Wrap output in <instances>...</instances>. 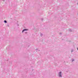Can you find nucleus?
Returning <instances> with one entry per match:
<instances>
[{"label":"nucleus","mask_w":78,"mask_h":78,"mask_svg":"<svg viewBox=\"0 0 78 78\" xmlns=\"http://www.w3.org/2000/svg\"><path fill=\"white\" fill-rule=\"evenodd\" d=\"M41 19L42 20H43V19Z\"/></svg>","instance_id":"obj_8"},{"label":"nucleus","mask_w":78,"mask_h":78,"mask_svg":"<svg viewBox=\"0 0 78 78\" xmlns=\"http://www.w3.org/2000/svg\"><path fill=\"white\" fill-rule=\"evenodd\" d=\"M58 75L59 77H62V72H59L58 74Z\"/></svg>","instance_id":"obj_1"},{"label":"nucleus","mask_w":78,"mask_h":78,"mask_svg":"<svg viewBox=\"0 0 78 78\" xmlns=\"http://www.w3.org/2000/svg\"><path fill=\"white\" fill-rule=\"evenodd\" d=\"M69 31H72V30H71V29H69Z\"/></svg>","instance_id":"obj_5"},{"label":"nucleus","mask_w":78,"mask_h":78,"mask_svg":"<svg viewBox=\"0 0 78 78\" xmlns=\"http://www.w3.org/2000/svg\"><path fill=\"white\" fill-rule=\"evenodd\" d=\"M25 33H27V32H26Z\"/></svg>","instance_id":"obj_9"},{"label":"nucleus","mask_w":78,"mask_h":78,"mask_svg":"<svg viewBox=\"0 0 78 78\" xmlns=\"http://www.w3.org/2000/svg\"><path fill=\"white\" fill-rule=\"evenodd\" d=\"M43 35V34H41V36H42V35Z\"/></svg>","instance_id":"obj_6"},{"label":"nucleus","mask_w":78,"mask_h":78,"mask_svg":"<svg viewBox=\"0 0 78 78\" xmlns=\"http://www.w3.org/2000/svg\"><path fill=\"white\" fill-rule=\"evenodd\" d=\"M74 61V59L72 60V61Z\"/></svg>","instance_id":"obj_7"},{"label":"nucleus","mask_w":78,"mask_h":78,"mask_svg":"<svg viewBox=\"0 0 78 78\" xmlns=\"http://www.w3.org/2000/svg\"><path fill=\"white\" fill-rule=\"evenodd\" d=\"M71 52H73V50L72 49L71 51Z\"/></svg>","instance_id":"obj_4"},{"label":"nucleus","mask_w":78,"mask_h":78,"mask_svg":"<svg viewBox=\"0 0 78 78\" xmlns=\"http://www.w3.org/2000/svg\"><path fill=\"white\" fill-rule=\"evenodd\" d=\"M4 22H5V23H7V21H6V20H5Z\"/></svg>","instance_id":"obj_3"},{"label":"nucleus","mask_w":78,"mask_h":78,"mask_svg":"<svg viewBox=\"0 0 78 78\" xmlns=\"http://www.w3.org/2000/svg\"><path fill=\"white\" fill-rule=\"evenodd\" d=\"M77 50H78V48L77 49Z\"/></svg>","instance_id":"obj_10"},{"label":"nucleus","mask_w":78,"mask_h":78,"mask_svg":"<svg viewBox=\"0 0 78 78\" xmlns=\"http://www.w3.org/2000/svg\"><path fill=\"white\" fill-rule=\"evenodd\" d=\"M28 29H25L23 30L22 33H23L25 31H28Z\"/></svg>","instance_id":"obj_2"}]
</instances>
